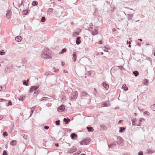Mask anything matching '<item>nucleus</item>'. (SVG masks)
Listing matches in <instances>:
<instances>
[{
  "mask_svg": "<svg viewBox=\"0 0 155 155\" xmlns=\"http://www.w3.org/2000/svg\"><path fill=\"white\" fill-rule=\"evenodd\" d=\"M45 18L44 16H43L41 17V21L42 22H44L45 21Z\"/></svg>",
  "mask_w": 155,
  "mask_h": 155,
  "instance_id": "36",
  "label": "nucleus"
},
{
  "mask_svg": "<svg viewBox=\"0 0 155 155\" xmlns=\"http://www.w3.org/2000/svg\"><path fill=\"white\" fill-rule=\"evenodd\" d=\"M148 113H149L147 111L144 112H143V114H147L148 115Z\"/></svg>",
  "mask_w": 155,
  "mask_h": 155,
  "instance_id": "57",
  "label": "nucleus"
},
{
  "mask_svg": "<svg viewBox=\"0 0 155 155\" xmlns=\"http://www.w3.org/2000/svg\"><path fill=\"white\" fill-rule=\"evenodd\" d=\"M17 143V141L16 140H13L11 141L10 144L12 146H15Z\"/></svg>",
  "mask_w": 155,
  "mask_h": 155,
  "instance_id": "19",
  "label": "nucleus"
},
{
  "mask_svg": "<svg viewBox=\"0 0 155 155\" xmlns=\"http://www.w3.org/2000/svg\"><path fill=\"white\" fill-rule=\"evenodd\" d=\"M39 92L38 91H35L34 92V96H35V95H36L37 94H38L39 93Z\"/></svg>",
  "mask_w": 155,
  "mask_h": 155,
  "instance_id": "46",
  "label": "nucleus"
},
{
  "mask_svg": "<svg viewBox=\"0 0 155 155\" xmlns=\"http://www.w3.org/2000/svg\"><path fill=\"white\" fill-rule=\"evenodd\" d=\"M53 9L52 8H49L48 10V12L49 11L51 13H53Z\"/></svg>",
  "mask_w": 155,
  "mask_h": 155,
  "instance_id": "45",
  "label": "nucleus"
},
{
  "mask_svg": "<svg viewBox=\"0 0 155 155\" xmlns=\"http://www.w3.org/2000/svg\"><path fill=\"white\" fill-rule=\"evenodd\" d=\"M123 121L122 120H120L118 122V124L121 123Z\"/></svg>",
  "mask_w": 155,
  "mask_h": 155,
  "instance_id": "64",
  "label": "nucleus"
},
{
  "mask_svg": "<svg viewBox=\"0 0 155 155\" xmlns=\"http://www.w3.org/2000/svg\"><path fill=\"white\" fill-rule=\"evenodd\" d=\"M33 111H34V110H33V109H32V110L31 111V114H30L29 117H31V115H32V114L33 113Z\"/></svg>",
  "mask_w": 155,
  "mask_h": 155,
  "instance_id": "54",
  "label": "nucleus"
},
{
  "mask_svg": "<svg viewBox=\"0 0 155 155\" xmlns=\"http://www.w3.org/2000/svg\"><path fill=\"white\" fill-rule=\"evenodd\" d=\"M109 101H106L105 102H103L102 103V107H107L109 106L110 104L109 103Z\"/></svg>",
  "mask_w": 155,
  "mask_h": 155,
  "instance_id": "5",
  "label": "nucleus"
},
{
  "mask_svg": "<svg viewBox=\"0 0 155 155\" xmlns=\"http://www.w3.org/2000/svg\"><path fill=\"white\" fill-rule=\"evenodd\" d=\"M3 135L4 137H5L8 135V134L7 132L5 131L3 133Z\"/></svg>",
  "mask_w": 155,
  "mask_h": 155,
  "instance_id": "42",
  "label": "nucleus"
},
{
  "mask_svg": "<svg viewBox=\"0 0 155 155\" xmlns=\"http://www.w3.org/2000/svg\"><path fill=\"white\" fill-rule=\"evenodd\" d=\"M79 33L78 32H75L73 35V36L74 37H76L77 35H79Z\"/></svg>",
  "mask_w": 155,
  "mask_h": 155,
  "instance_id": "30",
  "label": "nucleus"
},
{
  "mask_svg": "<svg viewBox=\"0 0 155 155\" xmlns=\"http://www.w3.org/2000/svg\"><path fill=\"white\" fill-rule=\"evenodd\" d=\"M88 96L87 93L84 91H82L81 93V96L82 98H84L85 97H87Z\"/></svg>",
  "mask_w": 155,
  "mask_h": 155,
  "instance_id": "4",
  "label": "nucleus"
},
{
  "mask_svg": "<svg viewBox=\"0 0 155 155\" xmlns=\"http://www.w3.org/2000/svg\"><path fill=\"white\" fill-rule=\"evenodd\" d=\"M98 28L97 26H94V30L92 31L91 34L92 35H95L98 34Z\"/></svg>",
  "mask_w": 155,
  "mask_h": 155,
  "instance_id": "3",
  "label": "nucleus"
},
{
  "mask_svg": "<svg viewBox=\"0 0 155 155\" xmlns=\"http://www.w3.org/2000/svg\"><path fill=\"white\" fill-rule=\"evenodd\" d=\"M73 56V60L74 62H75L77 58V56L76 54V52H73L72 54Z\"/></svg>",
  "mask_w": 155,
  "mask_h": 155,
  "instance_id": "9",
  "label": "nucleus"
},
{
  "mask_svg": "<svg viewBox=\"0 0 155 155\" xmlns=\"http://www.w3.org/2000/svg\"><path fill=\"white\" fill-rule=\"evenodd\" d=\"M26 97V96L21 95L19 97L18 100L19 101H23Z\"/></svg>",
  "mask_w": 155,
  "mask_h": 155,
  "instance_id": "15",
  "label": "nucleus"
},
{
  "mask_svg": "<svg viewBox=\"0 0 155 155\" xmlns=\"http://www.w3.org/2000/svg\"><path fill=\"white\" fill-rule=\"evenodd\" d=\"M55 146L56 147H58L59 146V144L58 143H55Z\"/></svg>",
  "mask_w": 155,
  "mask_h": 155,
  "instance_id": "58",
  "label": "nucleus"
},
{
  "mask_svg": "<svg viewBox=\"0 0 155 155\" xmlns=\"http://www.w3.org/2000/svg\"><path fill=\"white\" fill-rule=\"evenodd\" d=\"M92 29H91L90 28H89L88 29V30L89 31H91L92 32Z\"/></svg>",
  "mask_w": 155,
  "mask_h": 155,
  "instance_id": "62",
  "label": "nucleus"
},
{
  "mask_svg": "<svg viewBox=\"0 0 155 155\" xmlns=\"http://www.w3.org/2000/svg\"><path fill=\"white\" fill-rule=\"evenodd\" d=\"M12 14V12L11 10H8L7 11L6 14V16L7 18L8 19H9L11 16Z\"/></svg>",
  "mask_w": 155,
  "mask_h": 155,
  "instance_id": "10",
  "label": "nucleus"
},
{
  "mask_svg": "<svg viewBox=\"0 0 155 155\" xmlns=\"http://www.w3.org/2000/svg\"><path fill=\"white\" fill-rule=\"evenodd\" d=\"M153 106H152L151 108L153 110L155 111V107H153Z\"/></svg>",
  "mask_w": 155,
  "mask_h": 155,
  "instance_id": "56",
  "label": "nucleus"
},
{
  "mask_svg": "<svg viewBox=\"0 0 155 155\" xmlns=\"http://www.w3.org/2000/svg\"><path fill=\"white\" fill-rule=\"evenodd\" d=\"M7 100L3 98H0V102H4L7 101Z\"/></svg>",
  "mask_w": 155,
  "mask_h": 155,
  "instance_id": "49",
  "label": "nucleus"
},
{
  "mask_svg": "<svg viewBox=\"0 0 155 155\" xmlns=\"http://www.w3.org/2000/svg\"><path fill=\"white\" fill-rule=\"evenodd\" d=\"M48 98L47 97H43L41 99V101H46L47 100V99Z\"/></svg>",
  "mask_w": 155,
  "mask_h": 155,
  "instance_id": "31",
  "label": "nucleus"
},
{
  "mask_svg": "<svg viewBox=\"0 0 155 155\" xmlns=\"http://www.w3.org/2000/svg\"><path fill=\"white\" fill-rule=\"evenodd\" d=\"M91 140L89 138H87L84 139L80 142L81 145H87L88 143Z\"/></svg>",
  "mask_w": 155,
  "mask_h": 155,
  "instance_id": "2",
  "label": "nucleus"
},
{
  "mask_svg": "<svg viewBox=\"0 0 155 155\" xmlns=\"http://www.w3.org/2000/svg\"><path fill=\"white\" fill-rule=\"evenodd\" d=\"M38 5V2L36 1H33L31 3V5L33 6H37Z\"/></svg>",
  "mask_w": 155,
  "mask_h": 155,
  "instance_id": "22",
  "label": "nucleus"
},
{
  "mask_svg": "<svg viewBox=\"0 0 155 155\" xmlns=\"http://www.w3.org/2000/svg\"><path fill=\"white\" fill-rule=\"evenodd\" d=\"M147 153L149 154H152L153 153L152 151L150 150H147Z\"/></svg>",
  "mask_w": 155,
  "mask_h": 155,
  "instance_id": "48",
  "label": "nucleus"
},
{
  "mask_svg": "<svg viewBox=\"0 0 155 155\" xmlns=\"http://www.w3.org/2000/svg\"><path fill=\"white\" fill-rule=\"evenodd\" d=\"M22 38L21 37L19 36L16 37L15 38V40L18 42H19L21 41Z\"/></svg>",
  "mask_w": 155,
  "mask_h": 155,
  "instance_id": "14",
  "label": "nucleus"
},
{
  "mask_svg": "<svg viewBox=\"0 0 155 155\" xmlns=\"http://www.w3.org/2000/svg\"><path fill=\"white\" fill-rule=\"evenodd\" d=\"M28 8L26 10H23V15H26L28 13Z\"/></svg>",
  "mask_w": 155,
  "mask_h": 155,
  "instance_id": "21",
  "label": "nucleus"
},
{
  "mask_svg": "<svg viewBox=\"0 0 155 155\" xmlns=\"http://www.w3.org/2000/svg\"><path fill=\"white\" fill-rule=\"evenodd\" d=\"M1 89L3 91H5V85L2 86L0 87Z\"/></svg>",
  "mask_w": 155,
  "mask_h": 155,
  "instance_id": "40",
  "label": "nucleus"
},
{
  "mask_svg": "<svg viewBox=\"0 0 155 155\" xmlns=\"http://www.w3.org/2000/svg\"><path fill=\"white\" fill-rule=\"evenodd\" d=\"M78 93L77 91H76L74 93V94L73 95L72 97H71V98L74 99H75L77 98L78 96Z\"/></svg>",
  "mask_w": 155,
  "mask_h": 155,
  "instance_id": "18",
  "label": "nucleus"
},
{
  "mask_svg": "<svg viewBox=\"0 0 155 155\" xmlns=\"http://www.w3.org/2000/svg\"><path fill=\"white\" fill-rule=\"evenodd\" d=\"M86 128L88 130V132H92L94 130V129L91 127H87Z\"/></svg>",
  "mask_w": 155,
  "mask_h": 155,
  "instance_id": "17",
  "label": "nucleus"
},
{
  "mask_svg": "<svg viewBox=\"0 0 155 155\" xmlns=\"http://www.w3.org/2000/svg\"><path fill=\"white\" fill-rule=\"evenodd\" d=\"M89 26H90V28L91 29H93V25L92 24V23H91L89 25Z\"/></svg>",
  "mask_w": 155,
  "mask_h": 155,
  "instance_id": "52",
  "label": "nucleus"
},
{
  "mask_svg": "<svg viewBox=\"0 0 155 155\" xmlns=\"http://www.w3.org/2000/svg\"><path fill=\"white\" fill-rule=\"evenodd\" d=\"M81 37H78L76 39V43L77 45H79L81 42L80 38Z\"/></svg>",
  "mask_w": 155,
  "mask_h": 155,
  "instance_id": "13",
  "label": "nucleus"
},
{
  "mask_svg": "<svg viewBox=\"0 0 155 155\" xmlns=\"http://www.w3.org/2000/svg\"><path fill=\"white\" fill-rule=\"evenodd\" d=\"M93 73L92 71H88L87 75L90 76H92V74Z\"/></svg>",
  "mask_w": 155,
  "mask_h": 155,
  "instance_id": "35",
  "label": "nucleus"
},
{
  "mask_svg": "<svg viewBox=\"0 0 155 155\" xmlns=\"http://www.w3.org/2000/svg\"><path fill=\"white\" fill-rule=\"evenodd\" d=\"M133 73L135 77H137L139 74V72L137 71H133Z\"/></svg>",
  "mask_w": 155,
  "mask_h": 155,
  "instance_id": "25",
  "label": "nucleus"
},
{
  "mask_svg": "<svg viewBox=\"0 0 155 155\" xmlns=\"http://www.w3.org/2000/svg\"><path fill=\"white\" fill-rule=\"evenodd\" d=\"M2 155H8V154L7 152H6V150H4V151H3Z\"/></svg>",
  "mask_w": 155,
  "mask_h": 155,
  "instance_id": "44",
  "label": "nucleus"
},
{
  "mask_svg": "<svg viewBox=\"0 0 155 155\" xmlns=\"http://www.w3.org/2000/svg\"><path fill=\"white\" fill-rule=\"evenodd\" d=\"M116 145V142H114L112 143H111L110 145L108 144V146L109 147V148H110L113 145Z\"/></svg>",
  "mask_w": 155,
  "mask_h": 155,
  "instance_id": "27",
  "label": "nucleus"
},
{
  "mask_svg": "<svg viewBox=\"0 0 155 155\" xmlns=\"http://www.w3.org/2000/svg\"><path fill=\"white\" fill-rule=\"evenodd\" d=\"M76 150V148L73 147V148L69 149L68 150V153H72L75 152Z\"/></svg>",
  "mask_w": 155,
  "mask_h": 155,
  "instance_id": "8",
  "label": "nucleus"
},
{
  "mask_svg": "<svg viewBox=\"0 0 155 155\" xmlns=\"http://www.w3.org/2000/svg\"><path fill=\"white\" fill-rule=\"evenodd\" d=\"M23 1H22L21 4H20L18 5V7L20 8V7H21L22 6V4H23Z\"/></svg>",
  "mask_w": 155,
  "mask_h": 155,
  "instance_id": "53",
  "label": "nucleus"
},
{
  "mask_svg": "<svg viewBox=\"0 0 155 155\" xmlns=\"http://www.w3.org/2000/svg\"><path fill=\"white\" fill-rule=\"evenodd\" d=\"M51 52L48 48H44L42 51V54H41L42 58L45 59H51Z\"/></svg>",
  "mask_w": 155,
  "mask_h": 155,
  "instance_id": "1",
  "label": "nucleus"
},
{
  "mask_svg": "<svg viewBox=\"0 0 155 155\" xmlns=\"http://www.w3.org/2000/svg\"><path fill=\"white\" fill-rule=\"evenodd\" d=\"M137 45H138L139 46H140V45H141V44L140 43H139L138 42L137 43Z\"/></svg>",
  "mask_w": 155,
  "mask_h": 155,
  "instance_id": "63",
  "label": "nucleus"
},
{
  "mask_svg": "<svg viewBox=\"0 0 155 155\" xmlns=\"http://www.w3.org/2000/svg\"><path fill=\"white\" fill-rule=\"evenodd\" d=\"M38 88H39L38 86H31L30 89V92H32L33 91H35Z\"/></svg>",
  "mask_w": 155,
  "mask_h": 155,
  "instance_id": "6",
  "label": "nucleus"
},
{
  "mask_svg": "<svg viewBox=\"0 0 155 155\" xmlns=\"http://www.w3.org/2000/svg\"><path fill=\"white\" fill-rule=\"evenodd\" d=\"M5 52L3 50L1 51H0V55H1L5 54Z\"/></svg>",
  "mask_w": 155,
  "mask_h": 155,
  "instance_id": "37",
  "label": "nucleus"
},
{
  "mask_svg": "<svg viewBox=\"0 0 155 155\" xmlns=\"http://www.w3.org/2000/svg\"><path fill=\"white\" fill-rule=\"evenodd\" d=\"M133 17V15L132 14H127V18L128 20H131Z\"/></svg>",
  "mask_w": 155,
  "mask_h": 155,
  "instance_id": "20",
  "label": "nucleus"
},
{
  "mask_svg": "<svg viewBox=\"0 0 155 155\" xmlns=\"http://www.w3.org/2000/svg\"><path fill=\"white\" fill-rule=\"evenodd\" d=\"M8 105H7L8 106V105H12V102L10 100H9L8 102Z\"/></svg>",
  "mask_w": 155,
  "mask_h": 155,
  "instance_id": "47",
  "label": "nucleus"
},
{
  "mask_svg": "<svg viewBox=\"0 0 155 155\" xmlns=\"http://www.w3.org/2000/svg\"><path fill=\"white\" fill-rule=\"evenodd\" d=\"M70 136H71V138L72 139H73L74 138V137H77V135L74 133H72L71 134Z\"/></svg>",
  "mask_w": 155,
  "mask_h": 155,
  "instance_id": "26",
  "label": "nucleus"
},
{
  "mask_svg": "<svg viewBox=\"0 0 155 155\" xmlns=\"http://www.w3.org/2000/svg\"><path fill=\"white\" fill-rule=\"evenodd\" d=\"M54 71L55 72H56V71H58L59 70V69L58 68L56 69V68H54Z\"/></svg>",
  "mask_w": 155,
  "mask_h": 155,
  "instance_id": "55",
  "label": "nucleus"
},
{
  "mask_svg": "<svg viewBox=\"0 0 155 155\" xmlns=\"http://www.w3.org/2000/svg\"><path fill=\"white\" fill-rule=\"evenodd\" d=\"M132 122L133 125H136V122L137 121L136 120L134 119H132Z\"/></svg>",
  "mask_w": 155,
  "mask_h": 155,
  "instance_id": "28",
  "label": "nucleus"
},
{
  "mask_svg": "<svg viewBox=\"0 0 155 155\" xmlns=\"http://www.w3.org/2000/svg\"><path fill=\"white\" fill-rule=\"evenodd\" d=\"M109 48V46L108 45L104 47V51L105 52H108V50L110 49Z\"/></svg>",
  "mask_w": 155,
  "mask_h": 155,
  "instance_id": "24",
  "label": "nucleus"
},
{
  "mask_svg": "<svg viewBox=\"0 0 155 155\" xmlns=\"http://www.w3.org/2000/svg\"><path fill=\"white\" fill-rule=\"evenodd\" d=\"M122 88L124 89V90L125 91H127L128 89L127 87H125L124 85H123Z\"/></svg>",
  "mask_w": 155,
  "mask_h": 155,
  "instance_id": "39",
  "label": "nucleus"
},
{
  "mask_svg": "<svg viewBox=\"0 0 155 155\" xmlns=\"http://www.w3.org/2000/svg\"><path fill=\"white\" fill-rule=\"evenodd\" d=\"M44 128L45 129L48 130L49 128V127L48 126L45 125L44 127Z\"/></svg>",
  "mask_w": 155,
  "mask_h": 155,
  "instance_id": "50",
  "label": "nucleus"
},
{
  "mask_svg": "<svg viewBox=\"0 0 155 155\" xmlns=\"http://www.w3.org/2000/svg\"><path fill=\"white\" fill-rule=\"evenodd\" d=\"M142 120H144V119L143 118H140L139 120V122L140 124H141V122Z\"/></svg>",
  "mask_w": 155,
  "mask_h": 155,
  "instance_id": "43",
  "label": "nucleus"
},
{
  "mask_svg": "<svg viewBox=\"0 0 155 155\" xmlns=\"http://www.w3.org/2000/svg\"><path fill=\"white\" fill-rule=\"evenodd\" d=\"M94 91H93V94L95 96H97V92L96 91V88H94Z\"/></svg>",
  "mask_w": 155,
  "mask_h": 155,
  "instance_id": "33",
  "label": "nucleus"
},
{
  "mask_svg": "<svg viewBox=\"0 0 155 155\" xmlns=\"http://www.w3.org/2000/svg\"><path fill=\"white\" fill-rule=\"evenodd\" d=\"M117 143L118 145H120L122 143V139L121 137L120 136H117Z\"/></svg>",
  "mask_w": 155,
  "mask_h": 155,
  "instance_id": "7",
  "label": "nucleus"
},
{
  "mask_svg": "<svg viewBox=\"0 0 155 155\" xmlns=\"http://www.w3.org/2000/svg\"><path fill=\"white\" fill-rule=\"evenodd\" d=\"M144 84L145 85H147V84L149 83V81L148 79H144Z\"/></svg>",
  "mask_w": 155,
  "mask_h": 155,
  "instance_id": "29",
  "label": "nucleus"
},
{
  "mask_svg": "<svg viewBox=\"0 0 155 155\" xmlns=\"http://www.w3.org/2000/svg\"><path fill=\"white\" fill-rule=\"evenodd\" d=\"M66 51V49L65 48H64L62 50V51L60 53V54H62L64 53V52Z\"/></svg>",
  "mask_w": 155,
  "mask_h": 155,
  "instance_id": "32",
  "label": "nucleus"
},
{
  "mask_svg": "<svg viewBox=\"0 0 155 155\" xmlns=\"http://www.w3.org/2000/svg\"><path fill=\"white\" fill-rule=\"evenodd\" d=\"M102 85L103 87L106 89L107 90L109 88L108 85L105 82H104L102 83Z\"/></svg>",
  "mask_w": 155,
  "mask_h": 155,
  "instance_id": "16",
  "label": "nucleus"
},
{
  "mask_svg": "<svg viewBox=\"0 0 155 155\" xmlns=\"http://www.w3.org/2000/svg\"><path fill=\"white\" fill-rule=\"evenodd\" d=\"M138 155H143V152L142 151H140L138 153Z\"/></svg>",
  "mask_w": 155,
  "mask_h": 155,
  "instance_id": "51",
  "label": "nucleus"
},
{
  "mask_svg": "<svg viewBox=\"0 0 155 155\" xmlns=\"http://www.w3.org/2000/svg\"><path fill=\"white\" fill-rule=\"evenodd\" d=\"M125 128L124 127H120V130L119 131V133H122L125 131Z\"/></svg>",
  "mask_w": 155,
  "mask_h": 155,
  "instance_id": "23",
  "label": "nucleus"
},
{
  "mask_svg": "<svg viewBox=\"0 0 155 155\" xmlns=\"http://www.w3.org/2000/svg\"><path fill=\"white\" fill-rule=\"evenodd\" d=\"M23 84L24 85H25L26 86H28V83L27 82H26L25 80H24Z\"/></svg>",
  "mask_w": 155,
  "mask_h": 155,
  "instance_id": "34",
  "label": "nucleus"
},
{
  "mask_svg": "<svg viewBox=\"0 0 155 155\" xmlns=\"http://www.w3.org/2000/svg\"><path fill=\"white\" fill-rule=\"evenodd\" d=\"M64 64V62L62 61L61 62V65L63 66Z\"/></svg>",
  "mask_w": 155,
  "mask_h": 155,
  "instance_id": "61",
  "label": "nucleus"
},
{
  "mask_svg": "<svg viewBox=\"0 0 155 155\" xmlns=\"http://www.w3.org/2000/svg\"><path fill=\"white\" fill-rule=\"evenodd\" d=\"M102 43V41L101 40L99 41V44H101Z\"/></svg>",
  "mask_w": 155,
  "mask_h": 155,
  "instance_id": "60",
  "label": "nucleus"
},
{
  "mask_svg": "<svg viewBox=\"0 0 155 155\" xmlns=\"http://www.w3.org/2000/svg\"><path fill=\"white\" fill-rule=\"evenodd\" d=\"M55 123L58 126L60 124V120H56L55 121Z\"/></svg>",
  "mask_w": 155,
  "mask_h": 155,
  "instance_id": "38",
  "label": "nucleus"
},
{
  "mask_svg": "<svg viewBox=\"0 0 155 155\" xmlns=\"http://www.w3.org/2000/svg\"><path fill=\"white\" fill-rule=\"evenodd\" d=\"M81 152V150H79L76 153H74L73 155H78L80 154Z\"/></svg>",
  "mask_w": 155,
  "mask_h": 155,
  "instance_id": "41",
  "label": "nucleus"
},
{
  "mask_svg": "<svg viewBox=\"0 0 155 155\" xmlns=\"http://www.w3.org/2000/svg\"><path fill=\"white\" fill-rule=\"evenodd\" d=\"M63 121L65 122V124H68L70 122V120L69 118L68 117L66 118H64L63 120Z\"/></svg>",
  "mask_w": 155,
  "mask_h": 155,
  "instance_id": "12",
  "label": "nucleus"
},
{
  "mask_svg": "<svg viewBox=\"0 0 155 155\" xmlns=\"http://www.w3.org/2000/svg\"><path fill=\"white\" fill-rule=\"evenodd\" d=\"M131 41H127V44H131Z\"/></svg>",
  "mask_w": 155,
  "mask_h": 155,
  "instance_id": "59",
  "label": "nucleus"
},
{
  "mask_svg": "<svg viewBox=\"0 0 155 155\" xmlns=\"http://www.w3.org/2000/svg\"><path fill=\"white\" fill-rule=\"evenodd\" d=\"M64 109V106L63 105H62L58 107V112H61L63 111Z\"/></svg>",
  "mask_w": 155,
  "mask_h": 155,
  "instance_id": "11",
  "label": "nucleus"
}]
</instances>
